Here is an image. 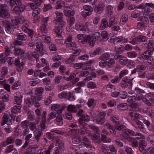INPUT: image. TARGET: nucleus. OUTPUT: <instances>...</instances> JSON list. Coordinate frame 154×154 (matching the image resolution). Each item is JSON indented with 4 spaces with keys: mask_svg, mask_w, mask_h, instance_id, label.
<instances>
[{
    "mask_svg": "<svg viewBox=\"0 0 154 154\" xmlns=\"http://www.w3.org/2000/svg\"><path fill=\"white\" fill-rule=\"evenodd\" d=\"M109 53H105L101 54L99 57L101 61L99 63V65L101 68L106 67L110 69L112 68L115 64V61L113 58H110Z\"/></svg>",
    "mask_w": 154,
    "mask_h": 154,
    "instance_id": "obj_1",
    "label": "nucleus"
},
{
    "mask_svg": "<svg viewBox=\"0 0 154 154\" xmlns=\"http://www.w3.org/2000/svg\"><path fill=\"white\" fill-rule=\"evenodd\" d=\"M77 38L79 40V42H80L83 44L88 42L92 47H93L94 44V41L93 39H91L90 35L85 36L83 34H79L77 35Z\"/></svg>",
    "mask_w": 154,
    "mask_h": 154,
    "instance_id": "obj_2",
    "label": "nucleus"
},
{
    "mask_svg": "<svg viewBox=\"0 0 154 154\" xmlns=\"http://www.w3.org/2000/svg\"><path fill=\"white\" fill-rule=\"evenodd\" d=\"M105 112H100L96 116V118L94 119L93 122L97 124L102 125L105 122L104 118L106 116Z\"/></svg>",
    "mask_w": 154,
    "mask_h": 154,
    "instance_id": "obj_3",
    "label": "nucleus"
},
{
    "mask_svg": "<svg viewBox=\"0 0 154 154\" xmlns=\"http://www.w3.org/2000/svg\"><path fill=\"white\" fill-rule=\"evenodd\" d=\"M8 7L6 5H0V17L6 18L9 17L10 13L7 10Z\"/></svg>",
    "mask_w": 154,
    "mask_h": 154,
    "instance_id": "obj_4",
    "label": "nucleus"
},
{
    "mask_svg": "<svg viewBox=\"0 0 154 154\" xmlns=\"http://www.w3.org/2000/svg\"><path fill=\"white\" fill-rule=\"evenodd\" d=\"M133 78H129L128 77H124L123 78L121 82V87L122 88H126L129 85L132 86L133 85L132 81Z\"/></svg>",
    "mask_w": 154,
    "mask_h": 154,
    "instance_id": "obj_5",
    "label": "nucleus"
},
{
    "mask_svg": "<svg viewBox=\"0 0 154 154\" xmlns=\"http://www.w3.org/2000/svg\"><path fill=\"white\" fill-rule=\"evenodd\" d=\"M55 13V16L54 18V23L57 25L63 19V15L62 12L58 11H56Z\"/></svg>",
    "mask_w": 154,
    "mask_h": 154,
    "instance_id": "obj_6",
    "label": "nucleus"
},
{
    "mask_svg": "<svg viewBox=\"0 0 154 154\" xmlns=\"http://www.w3.org/2000/svg\"><path fill=\"white\" fill-rule=\"evenodd\" d=\"M64 15L66 17L73 16L75 14V11L72 7L67 6L63 9Z\"/></svg>",
    "mask_w": 154,
    "mask_h": 154,
    "instance_id": "obj_7",
    "label": "nucleus"
},
{
    "mask_svg": "<svg viewBox=\"0 0 154 154\" xmlns=\"http://www.w3.org/2000/svg\"><path fill=\"white\" fill-rule=\"evenodd\" d=\"M147 143L144 140H141L139 141L138 148L139 151L143 153L147 152V151L145 148L147 146Z\"/></svg>",
    "mask_w": 154,
    "mask_h": 154,
    "instance_id": "obj_8",
    "label": "nucleus"
},
{
    "mask_svg": "<svg viewBox=\"0 0 154 154\" xmlns=\"http://www.w3.org/2000/svg\"><path fill=\"white\" fill-rule=\"evenodd\" d=\"M30 5L31 8L33 10L32 15L33 17H35L37 15L39 14L40 12V9L38 7L40 5H37V4H35L34 3H30Z\"/></svg>",
    "mask_w": 154,
    "mask_h": 154,
    "instance_id": "obj_9",
    "label": "nucleus"
},
{
    "mask_svg": "<svg viewBox=\"0 0 154 154\" xmlns=\"http://www.w3.org/2000/svg\"><path fill=\"white\" fill-rule=\"evenodd\" d=\"M14 102L17 104H20L22 102L23 96L20 92H16L14 94Z\"/></svg>",
    "mask_w": 154,
    "mask_h": 154,
    "instance_id": "obj_10",
    "label": "nucleus"
},
{
    "mask_svg": "<svg viewBox=\"0 0 154 154\" xmlns=\"http://www.w3.org/2000/svg\"><path fill=\"white\" fill-rule=\"evenodd\" d=\"M90 120L89 116L87 114H84L82 115L80 118L78 120V124H83L86 125V123Z\"/></svg>",
    "mask_w": 154,
    "mask_h": 154,
    "instance_id": "obj_11",
    "label": "nucleus"
},
{
    "mask_svg": "<svg viewBox=\"0 0 154 154\" xmlns=\"http://www.w3.org/2000/svg\"><path fill=\"white\" fill-rule=\"evenodd\" d=\"M20 59L17 58L15 59V65L17 66V69L19 72L22 71L23 68L24 63L22 61L20 62Z\"/></svg>",
    "mask_w": 154,
    "mask_h": 154,
    "instance_id": "obj_12",
    "label": "nucleus"
},
{
    "mask_svg": "<svg viewBox=\"0 0 154 154\" xmlns=\"http://www.w3.org/2000/svg\"><path fill=\"white\" fill-rule=\"evenodd\" d=\"M135 91L136 97L138 100H142L143 97L142 94L145 93V91L141 89L138 87H136L135 88Z\"/></svg>",
    "mask_w": 154,
    "mask_h": 154,
    "instance_id": "obj_13",
    "label": "nucleus"
},
{
    "mask_svg": "<svg viewBox=\"0 0 154 154\" xmlns=\"http://www.w3.org/2000/svg\"><path fill=\"white\" fill-rule=\"evenodd\" d=\"M135 91L136 97L138 100H142L143 97L142 94L145 93V91L141 89L138 87H136L135 88Z\"/></svg>",
    "mask_w": 154,
    "mask_h": 154,
    "instance_id": "obj_14",
    "label": "nucleus"
},
{
    "mask_svg": "<svg viewBox=\"0 0 154 154\" xmlns=\"http://www.w3.org/2000/svg\"><path fill=\"white\" fill-rule=\"evenodd\" d=\"M146 67L145 65L143 64H138L132 71L131 74H134L137 72H141L145 70L146 69Z\"/></svg>",
    "mask_w": 154,
    "mask_h": 154,
    "instance_id": "obj_15",
    "label": "nucleus"
},
{
    "mask_svg": "<svg viewBox=\"0 0 154 154\" xmlns=\"http://www.w3.org/2000/svg\"><path fill=\"white\" fill-rule=\"evenodd\" d=\"M15 138L14 137L10 136L7 137L5 141L1 143L4 147H5L8 144H11L15 142Z\"/></svg>",
    "mask_w": 154,
    "mask_h": 154,
    "instance_id": "obj_16",
    "label": "nucleus"
},
{
    "mask_svg": "<svg viewBox=\"0 0 154 154\" xmlns=\"http://www.w3.org/2000/svg\"><path fill=\"white\" fill-rule=\"evenodd\" d=\"M20 7L15 6L13 9V12L16 15H20L21 14V12L24 11L25 9V6L21 5H18Z\"/></svg>",
    "mask_w": 154,
    "mask_h": 154,
    "instance_id": "obj_17",
    "label": "nucleus"
},
{
    "mask_svg": "<svg viewBox=\"0 0 154 154\" xmlns=\"http://www.w3.org/2000/svg\"><path fill=\"white\" fill-rule=\"evenodd\" d=\"M129 115L131 119L135 121L136 124L137 121H140L139 119L141 117V116L139 114L132 112H130Z\"/></svg>",
    "mask_w": 154,
    "mask_h": 154,
    "instance_id": "obj_18",
    "label": "nucleus"
},
{
    "mask_svg": "<svg viewBox=\"0 0 154 154\" xmlns=\"http://www.w3.org/2000/svg\"><path fill=\"white\" fill-rule=\"evenodd\" d=\"M80 128L79 129V133L81 135H85L87 133H88V130L86 127V125L78 124Z\"/></svg>",
    "mask_w": 154,
    "mask_h": 154,
    "instance_id": "obj_19",
    "label": "nucleus"
},
{
    "mask_svg": "<svg viewBox=\"0 0 154 154\" xmlns=\"http://www.w3.org/2000/svg\"><path fill=\"white\" fill-rule=\"evenodd\" d=\"M125 137H126V140L131 143V145L133 147L136 148L138 146V141L134 138L126 136Z\"/></svg>",
    "mask_w": 154,
    "mask_h": 154,
    "instance_id": "obj_20",
    "label": "nucleus"
},
{
    "mask_svg": "<svg viewBox=\"0 0 154 154\" xmlns=\"http://www.w3.org/2000/svg\"><path fill=\"white\" fill-rule=\"evenodd\" d=\"M5 151L6 153H9L12 152H13V153L14 154H16L17 152V150L15 148L13 145H10L7 146Z\"/></svg>",
    "mask_w": 154,
    "mask_h": 154,
    "instance_id": "obj_21",
    "label": "nucleus"
},
{
    "mask_svg": "<svg viewBox=\"0 0 154 154\" xmlns=\"http://www.w3.org/2000/svg\"><path fill=\"white\" fill-rule=\"evenodd\" d=\"M17 104L18 105L14 106L11 108V111L12 114H16L21 112V105L20 104Z\"/></svg>",
    "mask_w": 154,
    "mask_h": 154,
    "instance_id": "obj_22",
    "label": "nucleus"
},
{
    "mask_svg": "<svg viewBox=\"0 0 154 154\" xmlns=\"http://www.w3.org/2000/svg\"><path fill=\"white\" fill-rule=\"evenodd\" d=\"M14 54L15 56H23L24 55L25 51L21 48H15L14 46Z\"/></svg>",
    "mask_w": 154,
    "mask_h": 154,
    "instance_id": "obj_23",
    "label": "nucleus"
},
{
    "mask_svg": "<svg viewBox=\"0 0 154 154\" xmlns=\"http://www.w3.org/2000/svg\"><path fill=\"white\" fill-rule=\"evenodd\" d=\"M135 132L130 129H126L124 131V134L122 135V137L126 140V138L125 136L130 137V136H134L135 135Z\"/></svg>",
    "mask_w": 154,
    "mask_h": 154,
    "instance_id": "obj_24",
    "label": "nucleus"
},
{
    "mask_svg": "<svg viewBox=\"0 0 154 154\" xmlns=\"http://www.w3.org/2000/svg\"><path fill=\"white\" fill-rule=\"evenodd\" d=\"M105 5L103 2H101L97 5L95 9V12L97 14L101 13L103 11V8Z\"/></svg>",
    "mask_w": 154,
    "mask_h": 154,
    "instance_id": "obj_25",
    "label": "nucleus"
},
{
    "mask_svg": "<svg viewBox=\"0 0 154 154\" xmlns=\"http://www.w3.org/2000/svg\"><path fill=\"white\" fill-rule=\"evenodd\" d=\"M107 128L109 130V132L112 134H116V131L113 126L109 123L107 122L106 123Z\"/></svg>",
    "mask_w": 154,
    "mask_h": 154,
    "instance_id": "obj_26",
    "label": "nucleus"
},
{
    "mask_svg": "<svg viewBox=\"0 0 154 154\" xmlns=\"http://www.w3.org/2000/svg\"><path fill=\"white\" fill-rule=\"evenodd\" d=\"M49 19V17L43 18L42 21L43 22L40 26V29H45V28H50L48 25L47 24V22Z\"/></svg>",
    "mask_w": 154,
    "mask_h": 154,
    "instance_id": "obj_27",
    "label": "nucleus"
},
{
    "mask_svg": "<svg viewBox=\"0 0 154 154\" xmlns=\"http://www.w3.org/2000/svg\"><path fill=\"white\" fill-rule=\"evenodd\" d=\"M102 52V49L100 47H98L94 50L92 53L89 52V54L90 57H93L95 56L100 54Z\"/></svg>",
    "mask_w": 154,
    "mask_h": 154,
    "instance_id": "obj_28",
    "label": "nucleus"
},
{
    "mask_svg": "<svg viewBox=\"0 0 154 154\" xmlns=\"http://www.w3.org/2000/svg\"><path fill=\"white\" fill-rule=\"evenodd\" d=\"M154 44V41L152 40H150L149 41L148 43L146 42L145 43H143V44L141 45V46L144 48H146L148 49L152 48Z\"/></svg>",
    "mask_w": 154,
    "mask_h": 154,
    "instance_id": "obj_29",
    "label": "nucleus"
},
{
    "mask_svg": "<svg viewBox=\"0 0 154 154\" xmlns=\"http://www.w3.org/2000/svg\"><path fill=\"white\" fill-rule=\"evenodd\" d=\"M36 48L38 49V51H39L40 54L42 55L44 54V50L43 48V45L41 42H38L35 44Z\"/></svg>",
    "mask_w": 154,
    "mask_h": 154,
    "instance_id": "obj_30",
    "label": "nucleus"
},
{
    "mask_svg": "<svg viewBox=\"0 0 154 154\" xmlns=\"http://www.w3.org/2000/svg\"><path fill=\"white\" fill-rule=\"evenodd\" d=\"M117 109L120 111H124L128 108L127 104L125 103H119L117 106Z\"/></svg>",
    "mask_w": 154,
    "mask_h": 154,
    "instance_id": "obj_31",
    "label": "nucleus"
},
{
    "mask_svg": "<svg viewBox=\"0 0 154 154\" xmlns=\"http://www.w3.org/2000/svg\"><path fill=\"white\" fill-rule=\"evenodd\" d=\"M100 134L98 135L94 134L92 135L91 139L94 141L95 143H100L101 142V140L100 138Z\"/></svg>",
    "mask_w": 154,
    "mask_h": 154,
    "instance_id": "obj_32",
    "label": "nucleus"
},
{
    "mask_svg": "<svg viewBox=\"0 0 154 154\" xmlns=\"http://www.w3.org/2000/svg\"><path fill=\"white\" fill-rule=\"evenodd\" d=\"M14 48V46L10 47H8V46H5V54L6 56H8L9 55L10 53H13L12 49H13Z\"/></svg>",
    "mask_w": 154,
    "mask_h": 154,
    "instance_id": "obj_33",
    "label": "nucleus"
},
{
    "mask_svg": "<svg viewBox=\"0 0 154 154\" xmlns=\"http://www.w3.org/2000/svg\"><path fill=\"white\" fill-rule=\"evenodd\" d=\"M137 124L138 125V127L141 132L144 133H146L147 132L142 122L140 121H137Z\"/></svg>",
    "mask_w": 154,
    "mask_h": 154,
    "instance_id": "obj_34",
    "label": "nucleus"
},
{
    "mask_svg": "<svg viewBox=\"0 0 154 154\" xmlns=\"http://www.w3.org/2000/svg\"><path fill=\"white\" fill-rule=\"evenodd\" d=\"M56 123L57 125L60 126L63 125V118L61 115H59L57 116L56 119Z\"/></svg>",
    "mask_w": 154,
    "mask_h": 154,
    "instance_id": "obj_35",
    "label": "nucleus"
},
{
    "mask_svg": "<svg viewBox=\"0 0 154 154\" xmlns=\"http://www.w3.org/2000/svg\"><path fill=\"white\" fill-rule=\"evenodd\" d=\"M136 39L137 41L138 42H143V43H145L147 40V38L145 36L139 35L137 36L136 37Z\"/></svg>",
    "mask_w": 154,
    "mask_h": 154,
    "instance_id": "obj_36",
    "label": "nucleus"
},
{
    "mask_svg": "<svg viewBox=\"0 0 154 154\" xmlns=\"http://www.w3.org/2000/svg\"><path fill=\"white\" fill-rule=\"evenodd\" d=\"M112 40V42L114 44H117L123 40V37H112L110 38Z\"/></svg>",
    "mask_w": 154,
    "mask_h": 154,
    "instance_id": "obj_37",
    "label": "nucleus"
},
{
    "mask_svg": "<svg viewBox=\"0 0 154 154\" xmlns=\"http://www.w3.org/2000/svg\"><path fill=\"white\" fill-rule=\"evenodd\" d=\"M67 6L65 5V2L63 1H59L57 2L56 6L55 8L56 9H60L62 7H63L64 8H65V7Z\"/></svg>",
    "mask_w": 154,
    "mask_h": 154,
    "instance_id": "obj_38",
    "label": "nucleus"
},
{
    "mask_svg": "<svg viewBox=\"0 0 154 154\" xmlns=\"http://www.w3.org/2000/svg\"><path fill=\"white\" fill-rule=\"evenodd\" d=\"M1 98L2 101L5 102H8L10 100L9 95L7 93H5L2 95Z\"/></svg>",
    "mask_w": 154,
    "mask_h": 154,
    "instance_id": "obj_39",
    "label": "nucleus"
},
{
    "mask_svg": "<svg viewBox=\"0 0 154 154\" xmlns=\"http://www.w3.org/2000/svg\"><path fill=\"white\" fill-rule=\"evenodd\" d=\"M152 52L149 51H148L144 52L142 54V57L144 59H147L149 58V56L152 54Z\"/></svg>",
    "mask_w": 154,
    "mask_h": 154,
    "instance_id": "obj_40",
    "label": "nucleus"
},
{
    "mask_svg": "<svg viewBox=\"0 0 154 154\" xmlns=\"http://www.w3.org/2000/svg\"><path fill=\"white\" fill-rule=\"evenodd\" d=\"M147 140L152 145L154 146V135H149L147 137Z\"/></svg>",
    "mask_w": 154,
    "mask_h": 154,
    "instance_id": "obj_41",
    "label": "nucleus"
},
{
    "mask_svg": "<svg viewBox=\"0 0 154 154\" xmlns=\"http://www.w3.org/2000/svg\"><path fill=\"white\" fill-rule=\"evenodd\" d=\"M119 61L121 65L125 66L128 63V59L126 57L122 56L120 60H119Z\"/></svg>",
    "mask_w": 154,
    "mask_h": 154,
    "instance_id": "obj_42",
    "label": "nucleus"
},
{
    "mask_svg": "<svg viewBox=\"0 0 154 154\" xmlns=\"http://www.w3.org/2000/svg\"><path fill=\"white\" fill-rule=\"evenodd\" d=\"M79 132V129H71L68 132V135L69 136H72L76 134Z\"/></svg>",
    "mask_w": 154,
    "mask_h": 154,
    "instance_id": "obj_43",
    "label": "nucleus"
},
{
    "mask_svg": "<svg viewBox=\"0 0 154 154\" xmlns=\"http://www.w3.org/2000/svg\"><path fill=\"white\" fill-rule=\"evenodd\" d=\"M88 127L90 129L96 132L97 134H99L100 132L98 127L94 124L89 125Z\"/></svg>",
    "mask_w": 154,
    "mask_h": 154,
    "instance_id": "obj_44",
    "label": "nucleus"
},
{
    "mask_svg": "<svg viewBox=\"0 0 154 154\" xmlns=\"http://www.w3.org/2000/svg\"><path fill=\"white\" fill-rule=\"evenodd\" d=\"M147 6H148L146 5V3L144 7L143 8V9L142 10V12L143 14L146 15H148L150 12V8Z\"/></svg>",
    "mask_w": 154,
    "mask_h": 154,
    "instance_id": "obj_45",
    "label": "nucleus"
},
{
    "mask_svg": "<svg viewBox=\"0 0 154 154\" xmlns=\"http://www.w3.org/2000/svg\"><path fill=\"white\" fill-rule=\"evenodd\" d=\"M102 22L100 24V27L103 28H106L108 26V22L106 19L103 18L101 20Z\"/></svg>",
    "mask_w": 154,
    "mask_h": 154,
    "instance_id": "obj_46",
    "label": "nucleus"
},
{
    "mask_svg": "<svg viewBox=\"0 0 154 154\" xmlns=\"http://www.w3.org/2000/svg\"><path fill=\"white\" fill-rule=\"evenodd\" d=\"M76 44L74 42H70L66 43V46L72 50H75L76 49Z\"/></svg>",
    "mask_w": 154,
    "mask_h": 154,
    "instance_id": "obj_47",
    "label": "nucleus"
},
{
    "mask_svg": "<svg viewBox=\"0 0 154 154\" xmlns=\"http://www.w3.org/2000/svg\"><path fill=\"white\" fill-rule=\"evenodd\" d=\"M136 100V97L135 96H128V97L127 102L131 104L134 103Z\"/></svg>",
    "mask_w": 154,
    "mask_h": 154,
    "instance_id": "obj_48",
    "label": "nucleus"
},
{
    "mask_svg": "<svg viewBox=\"0 0 154 154\" xmlns=\"http://www.w3.org/2000/svg\"><path fill=\"white\" fill-rule=\"evenodd\" d=\"M101 135V142L103 141L104 143H109L111 142V139L109 138H107L106 135L102 134Z\"/></svg>",
    "mask_w": 154,
    "mask_h": 154,
    "instance_id": "obj_49",
    "label": "nucleus"
},
{
    "mask_svg": "<svg viewBox=\"0 0 154 154\" xmlns=\"http://www.w3.org/2000/svg\"><path fill=\"white\" fill-rule=\"evenodd\" d=\"M127 54V57L131 58H135L137 55V53L134 51L128 52Z\"/></svg>",
    "mask_w": 154,
    "mask_h": 154,
    "instance_id": "obj_50",
    "label": "nucleus"
},
{
    "mask_svg": "<svg viewBox=\"0 0 154 154\" xmlns=\"http://www.w3.org/2000/svg\"><path fill=\"white\" fill-rule=\"evenodd\" d=\"M124 51L123 46L122 45H118L115 48V51L116 52V54H120Z\"/></svg>",
    "mask_w": 154,
    "mask_h": 154,
    "instance_id": "obj_51",
    "label": "nucleus"
},
{
    "mask_svg": "<svg viewBox=\"0 0 154 154\" xmlns=\"http://www.w3.org/2000/svg\"><path fill=\"white\" fill-rule=\"evenodd\" d=\"M110 119L116 125L120 123L119 118L118 116H111Z\"/></svg>",
    "mask_w": 154,
    "mask_h": 154,
    "instance_id": "obj_52",
    "label": "nucleus"
},
{
    "mask_svg": "<svg viewBox=\"0 0 154 154\" xmlns=\"http://www.w3.org/2000/svg\"><path fill=\"white\" fill-rule=\"evenodd\" d=\"M73 143L75 144H78L81 141V137L79 136L74 137L72 140Z\"/></svg>",
    "mask_w": 154,
    "mask_h": 154,
    "instance_id": "obj_53",
    "label": "nucleus"
},
{
    "mask_svg": "<svg viewBox=\"0 0 154 154\" xmlns=\"http://www.w3.org/2000/svg\"><path fill=\"white\" fill-rule=\"evenodd\" d=\"M67 110L70 112H75L77 111L76 107L72 105H69L68 106Z\"/></svg>",
    "mask_w": 154,
    "mask_h": 154,
    "instance_id": "obj_54",
    "label": "nucleus"
},
{
    "mask_svg": "<svg viewBox=\"0 0 154 154\" xmlns=\"http://www.w3.org/2000/svg\"><path fill=\"white\" fill-rule=\"evenodd\" d=\"M100 37V34L99 32H96L94 33L92 35V37L90 36V38L91 39H93V41L95 43V41L98 40L99 38Z\"/></svg>",
    "mask_w": 154,
    "mask_h": 154,
    "instance_id": "obj_55",
    "label": "nucleus"
},
{
    "mask_svg": "<svg viewBox=\"0 0 154 154\" xmlns=\"http://www.w3.org/2000/svg\"><path fill=\"white\" fill-rule=\"evenodd\" d=\"M128 20V16L126 14H124L122 16L121 20L120 23L122 24H124Z\"/></svg>",
    "mask_w": 154,
    "mask_h": 154,
    "instance_id": "obj_56",
    "label": "nucleus"
},
{
    "mask_svg": "<svg viewBox=\"0 0 154 154\" xmlns=\"http://www.w3.org/2000/svg\"><path fill=\"white\" fill-rule=\"evenodd\" d=\"M2 24L6 28L13 29L11 23L8 21H2Z\"/></svg>",
    "mask_w": 154,
    "mask_h": 154,
    "instance_id": "obj_57",
    "label": "nucleus"
},
{
    "mask_svg": "<svg viewBox=\"0 0 154 154\" xmlns=\"http://www.w3.org/2000/svg\"><path fill=\"white\" fill-rule=\"evenodd\" d=\"M113 8L111 5H108L106 7V11L107 12V15L108 16L112 14V10Z\"/></svg>",
    "mask_w": 154,
    "mask_h": 154,
    "instance_id": "obj_58",
    "label": "nucleus"
},
{
    "mask_svg": "<svg viewBox=\"0 0 154 154\" xmlns=\"http://www.w3.org/2000/svg\"><path fill=\"white\" fill-rule=\"evenodd\" d=\"M87 86L88 88L91 89L95 88H97L96 84L94 82L91 81L88 82L87 84Z\"/></svg>",
    "mask_w": 154,
    "mask_h": 154,
    "instance_id": "obj_59",
    "label": "nucleus"
},
{
    "mask_svg": "<svg viewBox=\"0 0 154 154\" xmlns=\"http://www.w3.org/2000/svg\"><path fill=\"white\" fill-rule=\"evenodd\" d=\"M88 26L87 23H86L85 26L80 23H77L76 25V29H86L88 28Z\"/></svg>",
    "mask_w": 154,
    "mask_h": 154,
    "instance_id": "obj_60",
    "label": "nucleus"
},
{
    "mask_svg": "<svg viewBox=\"0 0 154 154\" xmlns=\"http://www.w3.org/2000/svg\"><path fill=\"white\" fill-rule=\"evenodd\" d=\"M56 116V113L55 112H51L49 113L47 119L48 120L49 122L50 120L55 118Z\"/></svg>",
    "mask_w": 154,
    "mask_h": 154,
    "instance_id": "obj_61",
    "label": "nucleus"
},
{
    "mask_svg": "<svg viewBox=\"0 0 154 154\" xmlns=\"http://www.w3.org/2000/svg\"><path fill=\"white\" fill-rule=\"evenodd\" d=\"M134 135L136 137V138L138 140L141 139L143 140L145 139L144 136L140 133H136Z\"/></svg>",
    "mask_w": 154,
    "mask_h": 154,
    "instance_id": "obj_62",
    "label": "nucleus"
},
{
    "mask_svg": "<svg viewBox=\"0 0 154 154\" xmlns=\"http://www.w3.org/2000/svg\"><path fill=\"white\" fill-rule=\"evenodd\" d=\"M18 40L25 41L26 40L27 37L25 35H23L22 33L17 34Z\"/></svg>",
    "mask_w": 154,
    "mask_h": 154,
    "instance_id": "obj_63",
    "label": "nucleus"
},
{
    "mask_svg": "<svg viewBox=\"0 0 154 154\" xmlns=\"http://www.w3.org/2000/svg\"><path fill=\"white\" fill-rule=\"evenodd\" d=\"M55 32L57 34L56 36L59 38L61 37L64 33L63 29H55Z\"/></svg>",
    "mask_w": 154,
    "mask_h": 154,
    "instance_id": "obj_64",
    "label": "nucleus"
}]
</instances>
